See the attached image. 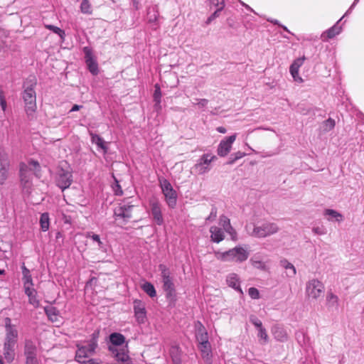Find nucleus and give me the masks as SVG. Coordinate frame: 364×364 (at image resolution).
<instances>
[{"label": "nucleus", "instance_id": "nucleus-63", "mask_svg": "<svg viewBox=\"0 0 364 364\" xmlns=\"http://www.w3.org/2000/svg\"><path fill=\"white\" fill-rule=\"evenodd\" d=\"M4 274V270L0 269V274Z\"/></svg>", "mask_w": 364, "mask_h": 364}, {"label": "nucleus", "instance_id": "nucleus-43", "mask_svg": "<svg viewBox=\"0 0 364 364\" xmlns=\"http://www.w3.org/2000/svg\"><path fill=\"white\" fill-rule=\"evenodd\" d=\"M248 294L252 299H258L259 298V291L255 287H250L248 289Z\"/></svg>", "mask_w": 364, "mask_h": 364}, {"label": "nucleus", "instance_id": "nucleus-44", "mask_svg": "<svg viewBox=\"0 0 364 364\" xmlns=\"http://www.w3.org/2000/svg\"><path fill=\"white\" fill-rule=\"evenodd\" d=\"M252 265L257 269L264 270L266 269V265L264 262L259 260L251 259Z\"/></svg>", "mask_w": 364, "mask_h": 364}, {"label": "nucleus", "instance_id": "nucleus-20", "mask_svg": "<svg viewBox=\"0 0 364 364\" xmlns=\"http://www.w3.org/2000/svg\"><path fill=\"white\" fill-rule=\"evenodd\" d=\"M198 348L205 362L208 364H211L212 353L209 341L198 343Z\"/></svg>", "mask_w": 364, "mask_h": 364}, {"label": "nucleus", "instance_id": "nucleus-61", "mask_svg": "<svg viewBox=\"0 0 364 364\" xmlns=\"http://www.w3.org/2000/svg\"><path fill=\"white\" fill-rule=\"evenodd\" d=\"M241 4H242V6H244L248 10H250L251 11H254L253 9L250 6H248L247 4H245L244 2H241Z\"/></svg>", "mask_w": 364, "mask_h": 364}, {"label": "nucleus", "instance_id": "nucleus-30", "mask_svg": "<svg viewBox=\"0 0 364 364\" xmlns=\"http://www.w3.org/2000/svg\"><path fill=\"white\" fill-rule=\"evenodd\" d=\"M14 346H7L6 345H4V358L9 362L11 363L14 360L15 353H14Z\"/></svg>", "mask_w": 364, "mask_h": 364}, {"label": "nucleus", "instance_id": "nucleus-24", "mask_svg": "<svg viewBox=\"0 0 364 364\" xmlns=\"http://www.w3.org/2000/svg\"><path fill=\"white\" fill-rule=\"evenodd\" d=\"M210 237L212 241L215 242H220L224 239V234L223 230L216 226H212L210 229Z\"/></svg>", "mask_w": 364, "mask_h": 364}, {"label": "nucleus", "instance_id": "nucleus-11", "mask_svg": "<svg viewBox=\"0 0 364 364\" xmlns=\"http://www.w3.org/2000/svg\"><path fill=\"white\" fill-rule=\"evenodd\" d=\"M5 326L6 336L4 345H6L7 346H15L17 340L18 332L17 330L11 325V319L9 318H5Z\"/></svg>", "mask_w": 364, "mask_h": 364}, {"label": "nucleus", "instance_id": "nucleus-53", "mask_svg": "<svg viewBox=\"0 0 364 364\" xmlns=\"http://www.w3.org/2000/svg\"><path fill=\"white\" fill-rule=\"evenodd\" d=\"M221 10L216 9V11L208 18L207 23H209L210 21L220 16V12Z\"/></svg>", "mask_w": 364, "mask_h": 364}, {"label": "nucleus", "instance_id": "nucleus-47", "mask_svg": "<svg viewBox=\"0 0 364 364\" xmlns=\"http://www.w3.org/2000/svg\"><path fill=\"white\" fill-rule=\"evenodd\" d=\"M225 230L231 235L232 240H236L237 233L233 229V228L231 226V225H228L227 228H225Z\"/></svg>", "mask_w": 364, "mask_h": 364}, {"label": "nucleus", "instance_id": "nucleus-3", "mask_svg": "<svg viewBox=\"0 0 364 364\" xmlns=\"http://www.w3.org/2000/svg\"><path fill=\"white\" fill-rule=\"evenodd\" d=\"M76 346L77 350L76 351L75 359L77 362L84 363H85V358L93 355L97 346V341L92 338L89 342L77 343Z\"/></svg>", "mask_w": 364, "mask_h": 364}, {"label": "nucleus", "instance_id": "nucleus-62", "mask_svg": "<svg viewBox=\"0 0 364 364\" xmlns=\"http://www.w3.org/2000/svg\"><path fill=\"white\" fill-rule=\"evenodd\" d=\"M87 362H88L90 364H93V363H94L93 360H89Z\"/></svg>", "mask_w": 364, "mask_h": 364}, {"label": "nucleus", "instance_id": "nucleus-39", "mask_svg": "<svg viewBox=\"0 0 364 364\" xmlns=\"http://www.w3.org/2000/svg\"><path fill=\"white\" fill-rule=\"evenodd\" d=\"M46 314L50 318V319L55 322L58 321V314H57V310L54 307H50L49 309H46Z\"/></svg>", "mask_w": 364, "mask_h": 364}, {"label": "nucleus", "instance_id": "nucleus-52", "mask_svg": "<svg viewBox=\"0 0 364 364\" xmlns=\"http://www.w3.org/2000/svg\"><path fill=\"white\" fill-rule=\"evenodd\" d=\"M235 157L233 159H232L230 161V164H233L235 161H236L237 160L240 159H242V157H244L245 156V153H242V152H240V151H238L237 153H235L234 154Z\"/></svg>", "mask_w": 364, "mask_h": 364}, {"label": "nucleus", "instance_id": "nucleus-34", "mask_svg": "<svg viewBox=\"0 0 364 364\" xmlns=\"http://www.w3.org/2000/svg\"><path fill=\"white\" fill-rule=\"evenodd\" d=\"M326 302L329 306H338V297L332 292H328L326 295Z\"/></svg>", "mask_w": 364, "mask_h": 364}, {"label": "nucleus", "instance_id": "nucleus-12", "mask_svg": "<svg viewBox=\"0 0 364 364\" xmlns=\"http://www.w3.org/2000/svg\"><path fill=\"white\" fill-rule=\"evenodd\" d=\"M73 182L72 173L69 169L62 168L58 173V186L64 191L68 188Z\"/></svg>", "mask_w": 364, "mask_h": 364}, {"label": "nucleus", "instance_id": "nucleus-59", "mask_svg": "<svg viewBox=\"0 0 364 364\" xmlns=\"http://www.w3.org/2000/svg\"><path fill=\"white\" fill-rule=\"evenodd\" d=\"M80 108H81V106L77 105H73V107H72V109H70V112H75V111H77V110H79Z\"/></svg>", "mask_w": 364, "mask_h": 364}, {"label": "nucleus", "instance_id": "nucleus-6", "mask_svg": "<svg viewBox=\"0 0 364 364\" xmlns=\"http://www.w3.org/2000/svg\"><path fill=\"white\" fill-rule=\"evenodd\" d=\"M160 186L168 205L170 208H173L176 205V192L173 190L171 184L166 179L160 180Z\"/></svg>", "mask_w": 364, "mask_h": 364}, {"label": "nucleus", "instance_id": "nucleus-51", "mask_svg": "<svg viewBox=\"0 0 364 364\" xmlns=\"http://www.w3.org/2000/svg\"><path fill=\"white\" fill-rule=\"evenodd\" d=\"M112 188H113V190L115 192L116 195H122V190L117 180H115V184L113 185Z\"/></svg>", "mask_w": 364, "mask_h": 364}, {"label": "nucleus", "instance_id": "nucleus-58", "mask_svg": "<svg viewBox=\"0 0 364 364\" xmlns=\"http://www.w3.org/2000/svg\"><path fill=\"white\" fill-rule=\"evenodd\" d=\"M133 5L136 9H138L139 7V0H132Z\"/></svg>", "mask_w": 364, "mask_h": 364}, {"label": "nucleus", "instance_id": "nucleus-13", "mask_svg": "<svg viewBox=\"0 0 364 364\" xmlns=\"http://www.w3.org/2000/svg\"><path fill=\"white\" fill-rule=\"evenodd\" d=\"M134 316L139 323H144L146 319L145 304L140 300L134 301Z\"/></svg>", "mask_w": 364, "mask_h": 364}, {"label": "nucleus", "instance_id": "nucleus-41", "mask_svg": "<svg viewBox=\"0 0 364 364\" xmlns=\"http://www.w3.org/2000/svg\"><path fill=\"white\" fill-rule=\"evenodd\" d=\"M46 28L52 31L53 33L59 35L61 38H63L65 36V32L60 28L53 26V25H46L45 26Z\"/></svg>", "mask_w": 364, "mask_h": 364}, {"label": "nucleus", "instance_id": "nucleus-14", "mask_svg": "<svg viewBox=\"0 0 364 364\" xmlns=\"http://www.w3.org/2000/svg\"><path fill=\"white\" fill-rule=\"evenodd\" d=\"M10 161L6 154H0V183L3 184L8 178Z\"/></svg>", "mask_w": 364, "mask_h": 364}, {"label": "nucleus", "instance_id": "nucleus-36", "mask_svg": "<svg viewBox=\"0 0 364 364\" xmlns=\"http://www.w3.org/2000/svg\"><path fill=\"white\" fill-rule=\"evenodd\" d=\"M92 141L96 144L100 148L104 150L105 153L107 151V147L105 146V142L102 138H101L98 135H92Z\"/></svg>", "mask_w": 364, "mask_h": 364}, {"label": "nucleus", "instance_id": "nucleus-28", "mask_svg": "<svg viewBox=\"0 0 364 364\" xmlns=\"http://www.w3.org/2000/svg\"><path fill=\"white\" fill-rule=\"evenodd\" d=\"M273 335L274 338L280 342H285L288 339L287 333L280 327H276L273 330Z\"/></svg>", "mask_w": 364, "mask_h": 364}, {"label": "nucleus", "instance_id": "nucleus-57", "mask_svg": "<svg viewBox=\"0 0 364 364\" xmlns=\"http://www.w3.org/2000/svg\"><path fill=\"white\" fill-rule=\"evenodd\" d=\"M216 129L218 132H220L221 134H225L227 132L226 129L223 127H217Z\"/></svg>", "mask_w": 364, "mask_h": 364}, {"label": "nucleus", "instance_id": "nucleus-25", "mask_svg": "<svg viewBox=\"0 0 364 364\" xmlns=\"http://www.w3.org/2000/svg\"><path fill=\"white\" fill-rule=\"evenodd\" d=\"M25 294L28 296V301L31 305L35 308L39 306L40 302L36 298V291L34 289L27 287L25 291Z\"/></svg>", "mask_w": 364, "mask_h": 364}, {"label": "nucleus", "instance_id": "nucleus-64", "mask_svg": "<svg viewBox=\"0 0 364 364\" xmlns=\"http://www.w3.org/2000/svg\"><path fill=\"white\" fill-rule=\"evenodd\" d=\"M0 364H4V363H3L1 359H0Z\"/></svg>", "mask_w": 364, "mask_h": 364}, {"label": "nucleus", "instance_id": "nucleus-50", "mask_svg": "<svg viewBox=\"0 0 364 364\" xmlns=\"http://www.w3.org/2000/svg\"><path fill=\"white\" fill-rule=\"evenodd\" d=\"M220 225L223 227L224 230L225 228H227L228 225H230V220L225 216H222L220 219Z\"/></svg>", "mask_w": 364, "mask_h": 364}, {"label": "nucleus", "instance_id": "nucleus-37", "mask_svg": "<svg viewBox=\"0 0 364 364\" xmlns=\"http://www.w3.org/2000/svg\"><path fill=\"white\" fill-rule=\"evenodd\" d=\"M80 11L85 14H91L92 12L91 4L88 0H82L80 4Z\"/></svg>", "mask_w": 364, "mask_h": 364}, {"label": "nucleus", "instance_id": "nucleus-38", "mask_svg": "<svg viewBox=\"0 0 364 364\" xmlns=\"http://www.w3.org/2000/svg\"><path fill=\"white\" fill-rule=\"evenodd\" d=\"M215 159L216 157L213 155H210L208 154H203L202 157L200 159L198 163L203 164V165H205L206 166L208 167V165Z\"/></svg>", "mask_w": 364, "mask_h": 364}, {"label": "nucleus", "instance_id": "nucleus-54", "mask_svg": "<svg viewBox=\"0 0 364 364\" xmlns=\"http://www.w3.org/2000/svg\"><path fill=\"white\" fill-rule=\"evenodd\" d=\"M208 100L206 99H200L198 100V102H197V105L199 107H205L207 105H208Z\"/></svg>", "mask_w": 364, "mask_h": 364}, {"label": "nucleus", "instance_id": "nucleus-4", "mask_svg": "<svg viewBox=\"0 0 364 364\" xmlns=\"http://www.w3.org/2000/svg\"><path fill=\"white\" fill-rule=\"evenodd\" d=\"M323 284L317 279H311L306 283L305 292L309 299L316 300L324 293Z\"/></svg>", "mask_w": 364, "mask_h": 364}, {"label": "nucleus", "instance_id": "nucleus-32", "mask_svg": "<svg viewBox=\"0 0 364 364\" xmlns=\"http://www.w3.org/2000/svg\"><path fill=\"white\" fill-rule=\"evenodd\" d=\"M141 287L149 296L154 297L156 295L155 288L150 282H145Z\"/></svg>", "mask_w": 364, "mask_h": 364}, {"label": "nucleus", "instance_id": "nucleus-7", "mask_svg": "<svg viewBox=\"0 0 364 364\" xmlns=\"http://www.w3.org/2000/svg\"><path fill=\"white\" fill-rule=\"evenodd\" d=\"M159 267L163 279V288L164 290L166 292V296H172L174 291V287L173 283L172 282V280L170 277V272L166 267L164 264H160Z\"/></svg>", "mask_w": 364, "mask_h": 364}, {"label": "nucleus", "instance_id": "nucleus-33", "mask_svg": "<svg viewBox=\"0 0 364 364\" xmlns=\"http://www.w3.org/2000/svg\"><path fill=\"white\" fill-rule=\"evenodd\" d=\"M341 31V28L340 26H338L335 25L333 27H331V28H329L328 30H327L322 35V37H324L325 34H326L327 38H332L335 36H336L338 33H340Z\"/></svg>", "mask_w": 364, "mask_h": 364}, {"label": "nucleus", "instance_id": "nucleus-27", "mask_svg": "<svg viewBox=\"0 0 364 364\" xmlns=\"http://www.w3.org/2000/svg\"><path fill=\"white\" fill-rule=\"evenodd\" d=\"M23 287L24 291L28 288H32L33 284L31 278V275L30 274V271L26 267H23Z\"/></svg>", "mask_w": 364, "mask_h": 364}, {"label": "nucleus", "instance_id": "nucleus-48", "mask_svg": "<svg viewBox=\"0 0 364 364\" xmlns=\"http://www.w3.org/2000/svg\"><path fill=\"white\" fill-rule=\"evenodd\" d=\"M176 352V353L178 352L177 348H173L171 352V355L173 359V361L174 364H181L180 358L178 357L177 355H173V353Z\"/></svg>", "mask_w": 364, "mask_h": 364}, {"label": "nucleus", "instance_id": "nucleus-46", "mask_svg": "<svg viewBox=\"0 0 364 364\" xmlns=\"http://www.w3.org/2000/svg\"><path fill=\"white\" fill-rule=\"evenodd\" d=\"M326 131H329L335 127V121L332 119H328L324 122Z\"/></svg>", "mask_w": 364, "mask_h": 364}, {"label": "nucleus", "instance_id": "nucleus-23", "mask_svg": "<svg viewBox=\"0 0 364 364\" xmlns=\"http://www.w3.org/2000/svg\"><path fill=\"white\" fill-rule=\"evenodd\" d=\"M280 266L287 270V276L294 277L296 274V269L294 264L287 259H283L279 262Z\"/></svg>", "mask_w": 364, "mask_h": 364}, {"label": "nucleus", "instance_id": "nucleus-19", "mask_svg": "<svg viewBox=\"0 0 364 364\" xmlns=\"http://www.w3.org/2000/svg\"><path fill=\"white\" fill-rule=\"evenodd\" d=\"M133 205H121L114 210L115 219L123 218L128 220L132 218V208Z\"/></svg>", "mask_w": 364, "mask_h": 364}, {"label": "nucleus", "instance_id": "nucleus-5", "mask_svg": "<svg viewBox=\"0 0 364 364\" xmlns=\"http://www.w3.org/2000/svg\"><path fill=\"white\" fill-rule=\"evenodd\" d=\"M25 102V111L28 116H31L36 110V96L33 87H27L23 93Z\"/></svg>", "mask_w": 364, "mask_h": 364}, {"label": "nucleus", "instance_id": "nucleus-22", "mask_svg": "<svg viewBox=\"0 0 364 364\" xmlns=\"http://www.w3.org/2000/svg\"><path fill=\"white\" fill-rule=\"evenodd\" d=\"M323 215L327 217L328 221L335 220L341 223L343 220V216L339 212L333 209H326L323 212Z\"/></svg>", "mask_w": 364, "mask_h": 364}, {"label": "nucleus", "instance_id": "nucleus-15", "mask_svg": "<svg viewBox=\"0 0 364 364\" xmlns=\"http://www.w3.org/2000/svg\"><path fill=\"white\" fill-rule=\"evenodd\" d=\"M150 208L154 220L158 225H161L164 223V218L160 203L156 200H151Z\"/></svg>", "mask_w": 364, "mask_h": 364}, {"label": "nucleus", "instance_id": "nucleus-55", "mask_svg": "<svg viewBox=\"0 0 364 364\" xmlns=\"http://www.w3.org/2000/svg\"><path fill=\"white\" fill-rule=\"evenodd\" d=\"M0 104H1L3 111H5L6 107V100L4 97V96H2V95H0Z\"/></svg>", "mask_w": 364, "mask_h": 364}, {"label": "nucleus", "instance_id": "nucleus-49", "mask_svg": "<svg viewBox=\"0 0 364 364\" xmlns=\"http://www.w3.org/2000/svg\"><path fill=\"white\" fill-rule=\"evenodd\" d=\"M312 232L318 235H323L326 234V230L321 227H314L312 229Z\"/></svg>", "mask_w": 364, "mask_h": 364}, {"label": "nucleus", "instance_id": "nucleus-17", "mask_svg": "<svg viewBox=\"0 0 364 364\" xmlns=\"http://www.w3.org/2000/svg\"><path fill=\"white\" fill-rule=\"evenodd\" d=\"M195 328L196 337L198 343L208 342V336L207 331L200 321L195 323Z\"/></svg>", "mask_w": 364, "mask_h": 364}, {"label": "nucleus", "instance_id": "nucleus-16", "mask_svg": "<svg viewBox=\"0 0 364 364\" xmlns=\"http://www.w3.org/2000/svg\"><path fill=\"white\" fill-rule=\"evenodd\" d=\"M304 60V57L296 59L292 63L289 68L290 73L292 77L294 78V80L299 83L303 82V79L299 75V70L300 67L303 65Z\"/></svg>", "mask_w": 364, "mask_h": 364}, {"label": "nucleus", "instance_id": "nucleus-56", "mask_svg": "<svg viewBox=\"0 0 364 364\" xmlns=\"http://www.w3.org/2000/svg\"><path fill=\"white\" fill-rule=\"evenodd\" d=\"M26 364H39L38 358L26 359Z\"/></svg>", "mask_w": 364, "mask_h": 364}, {"label": "nucleus", "instance_id": "nucleus-1", "mask_svg": "<svg viewBox=\"0 0 364 364\" xmlns=\"http://www.w3.org/2000/svg\"><path fill=\"white\" fill-rule=\"evenodd\" d=\"M217 259L224 262L242 263L245 262L249 256L248 250L242 246H236L225 252H215Z\"/></svg>", "mask_w": 364, "mask_h": 364}, {"label": "nucleus", "instance_id": "nucleus-21", "mask_svg": "<svg viewBox=\"0 0 364 364\" xmlns=\"http://www.w3.org/2000/svg\"><path fill=\"white\" fill-rule=\"evenodd\" d=\"M227 284L229 287L237 290L240 293H242V291L240 288V282L238 275L235 273H230L227 276L226 278Z\"/></svg>", "mask_w": 364, "mask_h": 364}, {"label": "nucleus", "instance_id": "nucleus-42", "mask_svg": "<svg viewBox=\"0 0 364 364\" xmlns=\"http://www.w3.org/2000/svg\"><path fill=\"white\" fill-rule=\"evenodd\" d=\"M195 168L198 171L199 174H203L209 171V168L203 164L197 163L195 165Z\"/></svg>", "mask_w": 364, "mask_h": 364}, {"label": "nucleus", "instance_id": "nucleus-40", "mask_svg": "<svg viewBox=\"0 0 364 364\" xmlns=\"http://www.w3.org/2000/svg\"><path fill=\"white\" fill-rule=\"evenodd\" d=\"M161 97V93L160 87L158 85H155V91H154V100L156 102V105H157V106H159V105H160Z\"/></svg>", "mask_w": 364, "mask_h": 364}, {"label": "nucleus", "instance_id": "nucleus-26", "mask_svg": "<svg viewBox=\"0 0 364 364\" xmlns=\"http://www.w3.org/2000/svg\"><path fill=\"white\" fill-rule=\"evenodd\" d=\"M112 343L111 346L122 347V345L124 343V336L118 333H113L109 336Z\"/></svg>", "mask_w": 364, "mask_h": 364}, {"label": "nucleus", "instance_id": "nucleus-45", "mask_svg": "<svg viewBox=\"0 0 364 364\" xmlns=\"http://www.w3.org/2000/svg\"><path fill=\"white\" fill-rule=\"evenodd\" d=\"M210 2L212 5L216 6L219 10H223L225 6L224 0H210Z\"/></svg>", "mask_w": 364, "mask_h": 364}, {"label": "nucleus", "instance_id": "nucleus-18", "mask_svg": "<svg viewBox=\"0 0 364 364\" xmlns=\"http://www.w3.org/2000/svg\"><path fill=\"white\" fill-rule=\"evenodd\" d=\"M23 354L26 359L37 358V348L32 341L26 340Z\"/></svg>", "mask_w": 364, "mask_h": 364}, {"label": "nucleus", "instance_id": "nucleus-60", "mask_svg": "<svg viewBox=\"0 0 364 364\" xmlns=\"http://www.w3.org/2000/svg\"><path fill=\"white\" fill-rule=\"evenodd\" d=\"M358 1H359V0H355V1H354L353 4L351 5V6H350V9H348V11L346 13V14H345L343 17H344L346 15H347V14H348V12H350V10H351L354 6H355V5L358 3Z\"/></svg>", "mask_w": 364, "mask_h": 364}, {"label": "nucleus", "instance_id": "nucleus-31", "mask_svg": "<svg viewBox=\"0 0 364 364\" xmlns=\"http://www.w3.org/2000/svg\"><path fill=\"white\" fill-rule=\"evenodd\" d=\"M40 225L42 231L46 232L49 229L50 219L48 213H44L41 214L40 218Z\"/></svg>", "mask_w": 364, "mask_h": 364}, {"label": "nucleus", "instance_id": "nucleus-8", "mask_svg": "<svg viewBox=\"0 0 364 364\" xmlns=\"http://www.w3.org/2000/svg\"><path fill=\"white\" fill-rule=\"evenodd\" d=\"M237 134H234L231 136L225 137L221 140L218 146L217 154L220 157L226 156L231 151L232 146L235 142Z\"/></svg>", "mask_w": 364, "mask_h": 364}, {"label": "nucleus", "instance_id": "nucleus-29", "mask_svg": "<svg viewBox=\"0 0 364 364\" xmlns=\"http://www.w3.org/2000/svg\"><path fill=\"white\" fill-rule=\"evenodd\" d=\"M86 63L89 68V70L93 74L97 75L98 73V66L95 60L92 58L90 53L86 54Z\"/></svg>", "mask_w": 364, "mask_h": 364}, {"label": "nucleus", "instance_id": "nucleus-2", "mask_svg": "<svg viewBox=\"0 0 364 364\" xmlns=\"http://www.w3.org/2000/svg\"><path fill=\"white\" fill-rule=\"evenodd\" d=\"M247 233L256 237L263 238L279 232V228L275 223L267 222L261 225H255L254 224H247L245 227Z\"/></svg>", "mask_w": 364, "mask_h": 364}, {"label": "nucleus", "instance_id": "nucleus-9", "mask_svg": "<svg viewBox=\"0 0 364 364\" xmlns=\"http://www.w3.org/2000/svg\"><path fill=\"white\" fill-rule=\"evenodd\" d=\"M29 166L31 167H28L26 164L21 163L20 164V177L21 181L23 186L29 187L30 186V181H31V176L28 174V172L33 168H39V164L38 161H31L29 162Z\"/></svg>", "mask_w": 364, "mask_h": 364}, {"label": "nucleus", "instance_id": "nucleus-35", "mask_svg": "<svg viewBox=\"0 0 364 364\" xmlns=\"http://www.w3.org/2000/svg\"><path fill=\"white\" fill-rule=\"evenodd\" d=\"M86 237L92 238L93 241L96 242L97 243L99 250H105V245L103 242L101 241L100 236L98 235L90 232L86 234Z\"/></svg>", "mask_w": 364, "mask_h": 364}, {"label": "nucleus", "instance_id": "nucleus-10", "mask_svg": "<svg viewBox=\"0 0 364 364\" xmlns=\"http://www.w3.org/2000/svg\"><path fill=\"white\" fill-rule=\"evenodd\" d=\"M250 321L258 331L257 337L259 338L260 343L262 345L267 343L269 341V336L266 329L262 326V321L254 315L250 316Z\"/></svg>", "mask_w": 364, "mask_h": 364}]
</instances>
